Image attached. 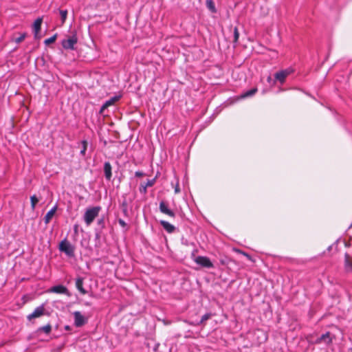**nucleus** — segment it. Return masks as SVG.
Here are the masks:
<instances>
[{
    "label": "nucleus",
    "mask_w": 352,
    "mask_h": 352,
    "mask_svg": "<svg viewBox=\"0 0 352 352\" xmlns=\"http://www.w3.org/2000/svg\"><path fill=\"white\" fill-rule=\"evenodd\" d=\"M100 210V206H94L86 209L83 215V219L87 226H90L98 216Z\"/></svg>",
    "instance_id": "nucleus-1"
},
{
    "label": "nucleus",
    "mask_w": 352,
    "mask_h": 352,
    "mask_svg": "<svg viewBox=\"0 0 352 352\" xmlns=\"http://www.w3.org/2000/svg\"><path fill=\"white\" fill-rule=\"evenodd\" d=\"M59 250L64 252L69 257L74 256L75 248L66 239L60 243Z\"/></svg>",
    "instance_id": "nucleus-2"
},
{
    "label": "nucleus",
    "mask_w": 352,
    "mask_h": 352,
    "mask_svg": "<svg viewBox=\"0 0 352 352\" xmlns=\"http://www.w3.org/2000/svg\"><path fill=\"white\" fill-rule=\"evenodd\" d=\"M312 344H319L323 343L326 346L330 345L333 342V337L330 332L327 331L325 333L321 335L314 341H309Z\"/></svg>",
    "instance_id": "nucleus-3"
},
{
    "label": "nucleus",
    "mask_w": 352,
    "mask_h": 352,
    "mask_svg": "<svg viewBox=\"0 0 352 352\" xmlns=\"http://www.w3.org/2000/svg\"><path fill=\"white\" fill-rule=\"evenodd\" d=\"M195 262L201 267L206 268L213 267V264L207 256H198L194 259Z\"/></svg>",
    "instance_id": "nucleus-4"
},
{
    "label": "nucleus",
    "mask_w": 352,
    "mask_h": 352,
    "mask_svg": "<svg viewBox=\"0 0 352 352\" xmlns=\"http://www.w3.org/2000/svg\"><path fill=\"white\" fill-rule=\"evenodd\" d=\"M159 210L162 213L170 217L174 218L175 217V213L174 211L168 208V204L164 201L160 202Z\"/></svg>",
    "instance_id": "nucleus-5"
},
{
    "label": "nucleus",
    "mask_w": 352,
    "mask_h": 352,
    "mask_svg": "<svg viewBox=\"0 0 352 352\" xmlns=\"http://www.w3.org/2000/svg\"><path fill=\"white\" fill-rule=\"evenodd\" d=\"M292 69H287L276 72L274 75L276 81H278L281 84H283L285 81L286 78L292 73Z\"/></svg>",
    "instance_id": "nucleus-6"
},
{
    "label": "nucleus",
    "mask_w": 352,
    "mask_h": 352,
    "mask_svg": "<svg viewBox=\"0 0 352 352\" xmlns=\"http://www.w3.org/2000/svg\"><path fill=\"white\" fill-rule=\"evenodd\" d=\"M78 39L76 36H72L67 39L62 41V46L65 50H74V45L77 43Z\"/></svg>",
    "instance_id": "nucleus-7"
},
{
    "label": "nucleus",
    "mask_w": 352,
    "mask_h": 352,
    "mask_svg": "<svg viewBox=\"0 0 352 352\" xmlns=\"http://www.w3.org/2000/svg\"><path fill=\"white\" fill-rule=\"evenodd\" d=\"M74 324L76 327H80L85 324L86 320L80 311L74 312Z\"/></svg>",
    "instance_id": "nucleus-8"
},
{
    "label": "nucleus",
    "mask_w": 352,
    "mask_h": 352,
    "mask_svg": "<svg viewBox=\"0 0 352 352\" xmlns=\"http://www.w3.org/2000/svg\"><path fill=\"white\" fill-rule=\"evenodd\" d=\"M44 306L43 305L37 307L34 311L28 316V319L31 320L33 318H38L44 314Z\"/></svg>",
    "instance_id": "nucleus-9"
},
{
    "label": "nucleus",
    "mask_w": 352,
    "mask_h": 352,
    "mask_svg": "<svg viewBox=\"0 0 352 352\" xmlns=\"http://www.w3.org/2000/svg\"><path fill=\"white\" fill-rule=\"evenodd\" d=\"M111 165L109 162H105L104 164V173L105 179L110 181L112 177Z\"/></svg>",
    "instance_id": "nucleus-10"
},
{
    "label": "nucleus",
    "mask_w": 352,
    "mask_h": 352,
    "mask_svg": "<svg viewBox=\"0 0 352 352\" xmlns=\"http://www.w3.org/2000/svg\"><path fill=\"white\" fill-rule=\"evenodd\" d=\"M120 96H114L107 100L100 108V113H103L104 110L109 106L113 105L116 101L120 99Z\"/></svg>",
    "instance_id": "nucleus-11"
},
{
    "label": "nucleus",
    "mask_w": 352,
    "mask_h": 352,
    "mask_svg": "<svg viewBox=\"0 0 352 352\" xmlns=\"http://www.w3.org/2000/svg\"><path fill=\"white\" fill-rule=\"evenodd\" d=\"M43 22V19L41 17H38L36 19L33 24V31L34 34V37L37 36V34L39 33L41 28V24Z\"/></svg>",
    "instance_id": "nucleus-12"
},
{
    "label": "nucleus",
    "mask_w": 352,
    "mask_h": 352,
    "mask_svg": "<svg viewBox=\"0 0 352 352\" xmlns=\"http://www.w3.org/2000/svg\"><path fill=\"white\" fill-rule=\"evenodd\" d=\"M50 292L56 294H67L68 292V290L66 287L61 285H58L51 287Z\"/></svg>",
    "instance_id": "nucleus-13"
},
{
    "label": "nucleus",
    "mask_w": 352,
    "mask_h": 352,
    "mask_svg": "<svg viewBox=\"0 0 352 352\" xmlns=\"http://www.w3.org/2000/svg\"><path fill=\"white\" fill-rule=\"evenodd\" d=\"M160 223L163 227V228L168 233H173L175 230V227L166 221L161 220L160 221Z\"/></svg>",
    "instance_id": "nucleus-14"
},
{
    "label": "nucleus",
    "mask_w": 352,
    "mask_h": 352,
    "mask_svg": "<svg viewBox=\"0 0 352 352\" xmlns=\"http://www.w3.org/2000/svg\"><path fill=\"white\" fill-rule=\"evenodd\" d=\"M76 287L82 294L87 293V290L83 287V278L78 277L76 279Z\"/></svg>",
    "instance_id": "nucleus-15"
},
{
    "label": "nucleus",
    "mask_w": 352,
    "mask_h": 352,
    "mask_svg": "<svg viewBox=\"0 0 352 352\" xmlns=\"http://www.w3.org/2000/svg\"><path fill=\"white\" fill-rule=\"evenodd\" d=\"M57 210V206H54L52 207L45 214L44 217V221L46 224L49 223L50 220L52 219L53 216L54 215L56 211Z\"/></svg>",
    "instance_id": "nucleus-16"
},
{
    "label": "nucleus",
    "mask_w": 352,
    "mask_h": 352,
    "mask_svg": "<svg viewBox=\"0 0 352 352\" xmlns=\"http://www.w3.org/2000/svg\"><path fill=\"white\" fill-rule=\"evenodd\" d=\"M155 179H148L145 184H141V186L140 187V192L146 193L147 188L153 186L155 184Z\"/></svg>",
    "instance_id": "nucleus-17"
},
{
    "label": "nucleus",
    "mask_w": 352,
    "mask_h": 352,
    "mask_svg": "<svg viewBox=\"0 0 352 352\" xmlns=\"http://www.w3.org/2000/svg\"><path fill=\"white\" fill-rule=\"evenodd\" d=\"M344 268L347 272H352V258L347 254H345Z\"/></svg>",
    "instance_id": "nucleus-18"
},
{
    "label": "nucleus",
    "mask_w": 352,
    "mask_h": 352,
    "mask_svg": "<svg viewBox=\"0 0 352 352\" xmlns=\"http://www.w3.org/2000/svg\"><path fill=\"white\" fill-rule=\"evenodd\" d=\"M256 91H257V89L253 88V89L248 90V91L244 92L243 94H242L240 96V98L243 99V98H246L248 97H251V96H254L256 93Z\"/></svg>",
    "instance_id": "nucleus-19"
},
{
    "label": "nucleus",
    "mask_w": 352,
    "mask_h": 352,
    "mask_svg": "<svg viewBox=\"0 0 352 352\" xmlns=\"http://www.w3.org/2000/svg\"><path fill=\"white\" fill-rule=\"evenodd\" d=\"M52 331V326L50 324H47L43 327H41L38 329V332H44L45 334H49Z\"/></svg>",
    "instance_id": "nucleus-20"
},
{
    "label": "nucleus",
    "mask_w": 352,
    "mask_h": 352,
    "mask_svg": "<svg viewBox=\"0 0 352 352\" xmlns=\"http://www.w3.org/2000/svg\"><path fill=\"white\" fill-rule=\"evenodd\" d=\"M206 4L207 8L213 13L216 12V8L214 6V3L212 0H206Z\"/></svg>",
    "instance_id": "nucleus-21"
},
{
    "label": "nucleus",
    "mask_w": 352,
    "mask_h": 352,
    "mask_svg": "<svg viewBox=\"0 0 352 352\" xmlns=\"http://www.w3.org/2000/svg\"><path fill=\"white\" fill-rule=\"evenodd\" d=\"M30 201H31V208L32 210H34L36 208V204L38 202V199L36 197V195H32L30 197Z\"/></svg>",
    "instance_id": "nucleus-22"
},
{
    "label": "nucleus",
    "mask_w": 352,
    "mask_h": 352,
    "mask_svg": "<svg viewBox=\"0 0 352 352\" xmlns=\"http://www.w3.org/2000/svg\"><path fill=\"white\" fill-rule=\"evenodd\" d=\"M59 13H60V15L61 17L62 23H64L67 19V10H60Z\"/></svg>",
    "instance_id": "nucleus-23"
},
{
    "label": "nucleus",
    "mask_w": 352,
    "mask_h": 352,
    "mask_svg": "<svg viewBox=\"0 0 352 352\" xmlns=\"http://www.w3.org/2000/svg\"><path fill=\"white\" fill-rule=\"evenodd\" d=\"M81 144H82V149L80 152V155H85V153H86V151H87V140H82L81 142Z\"/></svg>",
    "instance_id": "nucleus-24"
},
{
    "label": "nucleus",
    "mask_w": 352,
    "mask_h": 352,
    "mask_svg": "<svg viewBox=\"0 0 352 352\" xmlns=\"http://www.w3.org/2000/svg\"><path fill=\"white\" fill-rule=\"evenodd\" d=\"M210 317H211V314H210V313H207V314H204L201 317V320L197 323V325H199V324H202L203 322H204L205 321L208 320Z\"/></svg>",
    "instance_id": "nucleus-25"
},
{
    "label": "nucleus",
    "mask_w": 352,
    "mask_h": 352,
    "mask_svg": "<svg viewBox=\"0 0 352 352\" xmlns=\"http://www.w3.org/2000/svg\"><path fill=\"white\" fill-rule=\"evenodd\" d=\"M56 39V34L53 35L52 36L45 40L44 43L45 45H50L54 43Z\"/></svg>",
    "instance_id": "nucleus-26"
},
{
    "label": "nucleus",
    "mask_w": 352,
    "mask_h": 352,
    "mask_svg": "<svg viewBox=\"0 0 352 352\" xmlns=\"http://www.w3.org/2000/svg\"><path fill=\"white\" fill-rule=\"evenodd\" d=\"M239 38V33L238 28L235 27L234 28V43H236Z\"/></svg>",
    "instance_id": "nucleus-27"
},
{
    "label": "nucleus",
    "mask_w": 352,
    "mask_h": 352,
    "mask_svg": "<svg viewBox=\"0 0 352 352\" xmlns=\"http://www.w3.org/2000/svg\"><path fill=\"white\" fill-rule=\"evenodd\" d=\"M234 250L237 252V253H239V254H241L243 255H244L245 256L247 257L248 259L252 261V257L250 254H248V253L241 250H239V249H234Z\"/></svg>",
    "instance_id": "nucleus-28"
},
{
    "label": "nucleus",
    "mask_w": 352,
    "mask_h": 352,
    "mask_svg": "<svg viewBox=\"0 0 352 352\" xmlns=\"http://www.w3.org/2000/svg\"><path fill=\"white\" fill-rule=\"evenodd\" d=\"M25 36H26V34L25 33L21 34L20 36H19L18 38H15V42L16 43H20L21 42H22L25 39Z\"/></svg>",
    "instance_id": "nucleus-29"
},
{
    "label": "nucleus",
    "mask_w": 352,
    "mask_h": 352,
    "mask_svg": "<svg viewBox=\"0 0 352 352\" xmlns=\"http://www.w3.org/2000/svg\"><path fill=\"white\" fill-rule=\"evenodd\" d=\"M174 190H175V194H178L180 192V188H179V181L178 179H177V182H176V184L175 186H174Z\"/></svg>",
    "instance_id": "nucleus-30"
},
{
    "label": "nucleus",
    "mask_w": 352,
    "mask_h": 352,
    "mask_svg": "<svg viewBox=\"0 0 352 352\" xmlns=\"http://www.w3.org/2000/svg\"><path fill=\"white\" fill-rule=\"evenodd\" d=\"M267 81L272 85H275L276 83V80H273L270 76L267 77Z\"/></svg>",
    "instance_id": "nucleus-31"
},
{
    "label": "nucleus",
    "mask_w": 352,
    "mask_h": 352,
    "mask_svg": "<svg viewBox=\"0 0 352 352\" xmlns=\"http://www.w3.org/2000/svg\"><path fill=\"white\" fill-rule=\"evenodd\" d=\"M118 223H119V224H120L122 228H126V222H125L123 219H118Z\"/></svg>",
    "instance_id": "nucleus-32"
},
{
    "label": "nucleus",
    "mask_w": 352,
    "mask_h": 352,
    "mask_svg": "<svg viewBox=\"0 0 352 352\" xmlns=\"http://www.w3.org/2000/svg\"><path fill=\"white\" fill-rule=\"evenodd\" d=\"M135 177H140L144 175V173L142 172H140V171H136L135 173Z\"/></svg>",
    "instance_id": "nucleus-33"
},
{
    "label": "nucleus",
    "mask_w": 352,
    "mask_h": 352,
    "mask_svg": "<svg viewBox=\"0 0 352 352\" xmlns=\"http://www.w3.org/2000/svg\"><path fill=\"white\" fill-rule=\"evenodd\" d=\"M103 223H104V220H103V219H98V225H103Z\"/></svg>",
    "instance_id": "nucleus-34"
},
{
    "label": "nucleus",
    "mask_w": 352,
    "mask_h": 352,
    "mask_svg": "<svg viewBox=\"0 0 352 352\" xmlns=\"http://www.w3.org/2000/svg\"><path fill=\"white\" fill-rule=\"evenodd\" d=\"M77 228H78V226H75V230H76V231L77 230Z\"/></svg>",
    "instance_id": "nucleus-35"
},
{
    "label": "nucleus",
    "mask_w": 352,
    "mask_h": 352,
    "mask_svg": "<svg viewBox=\"0 0 352 352\" xmlns=\"http://www.w3.org/2000/svg\"><path fill=\"white\" fill-rule=\"evenodd\" d=\"M352 228V223H351V226H350V228Z\"/></svg>",
    "instance_id": "nucleus-36"
}]
</instances>
